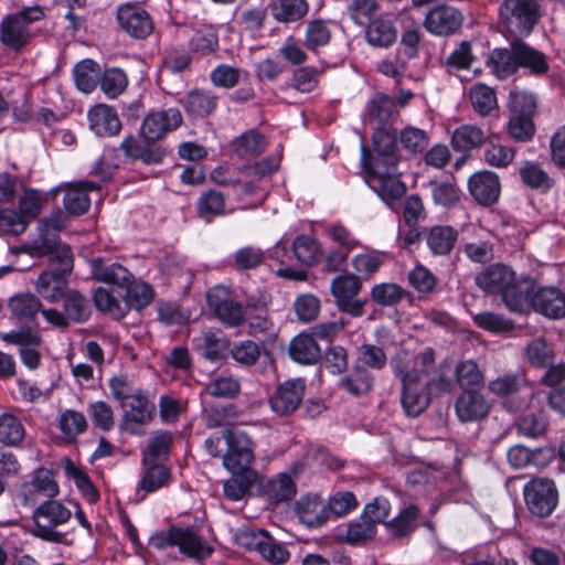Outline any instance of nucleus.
Wrapping results in <instances>:
<instances>
[{"mask_svg":"<svg viewBox=\"0 0 565 565\" xmlns=\"http://www.w3.org/2000/svg\"><path fill=\"white\" fill-rule=\"evenodd\" d=\"M308 12L306 0H278L271 9L273 17L279 22H294Z\"/></svg>","mask_w":565,"mask_h":565,"instance_id":"obj_48","label":"nucleus"},{"mask_svg":"<svg viewBox=\"0 0 565 565\" xmlns=\"http://www.w3.org/2000/svg\"><path fill=\"white\" fill-rule=\"evenodd\" d=\"M62 299L63 309L70 323H84L90 318V299L78 290H68Z\"/></svg>","mask_w":565,"mask_h":565,"instance_id":"obj_38","label":"nucleus"},{"mask_svg":"<svg viewBox=\"0 0 565 565\" xmlns=\"http://www.w3.org/2000/svg\"><path fill=\"white\" fill-rule=\"evenodd\" d=\"M391 367L401 381L433 385L436 375L435 351L431 348H425L414 354L402 350L392 358Z\"/></svg>","mask_w":565,"mask_h":565,"instance_id":"obj_5","label":"nucleus"},{"mask_svg":"<svg viewBox=\"0 0 565 565\" xmlns=\"http://www.w3.org/2000/svg\"><path fill=\"white\" fill-rule=\"evenodd\" d=\"M529 306L546 317L558 319L565 316V295L556 287L534 289V282L531 280Z\"/></svg>","mask_w":565,"mask_h":565,"instance_id":"obj_15","label":"nucleus"},{"mask_svg":"<svg viewBox=\"0 0 565 565\" xmlns=\"http://www.w3.org/2000/svg\"><path fill=\"white\" fill-rule=\"evenodd\" d=\"M232 478L226 480L223 484L224 495L232 501L242 500L250 486L253 484L256 472L255 471H243L232 473Z\"/></svg>","mask_w":565,"mask_h":565,"instance_id":"obj_49","label":"nucleus"},{"mask_svg":"<svg viewBox=\"0 0 565 565\" xmlns=\"http://www.w3.org/2000/svg\"><path fill=\"white\" fill-rule=\"evenodd\" d=\"M291 359L301 364H315L321 358V349L312 334L300 333L289 345Z\"/></svg>","mask_w":565,"mask_h":565,"instance_id":"obj_35","label":"nucleus"},{"mask_svg":"<svg viewBox=\"0 0 565 565\" xmlns=\"http://www.w3.org/2000/svg\"><path fill=\"white\" fill-rule=\"evenodd\" d=\"M174 532L175 546L188 557L204 559L213 553V548L194 529L177 526Z\"/></svg>","mask_w":565,"mask_h":565,"instance_id":"obj_26","label":"nucleus"},{"mask_svg":"<svg viewBox=\"0 0 565 565\" xmlns=\"http://www.w3.org/2000/svg\"><path fill=\"white\" fill-rule=\"evenodd\" d=\"M209 307L216 317L231 327H237L244 321V309L241 303L228 297L222 288H215L207 292Z\"/></svg>","mask_w":565,"mask_h":565,"instance_id":"obj_20","label":"nucleus"},{"mask_svg":"<svg viewBox=\"0 0 565 565\" xmlns=\"http://www.w3.org/2000/svg\"><path fill=\"white\" fill-rule=\"evenodd\" d=\"M365 182L387 204L401 199L406 192V185L396 175V168L369 164L364 161Z\"/></svg>","mask_w":565,"mask_h":565,"instance_id":"obj_9","label":"nucleus"},{"mask_svg":"<svg viewBox=\"0 0 565 565\" xmlns=\"http://www.w3.org/2000/svg\"><path fill=\"white\" fill-rule=\"evenodd\" d=\"M379 9L375 0H352L348 6V13L355 24L366 26L376 19Z\"/></svg>","mask_w":565,"mask_h":565,"instance_id":"obj_57","label":"nucleus"},{"mask_svg":"<svg viewBox=\"0 0 565 565\" xmlns=\"http://www.w3.org/2000/svg\"><path fill=\"white\" fill-rule=\"evenodd\" d=\"M362 287L361 279L353 274L339 275L332 279L331 291L338 308L352 317H361L365 301L356 298Z\"/></svg>","mask_w":565,"mask_h":565,"instance_id":"obj_12","label":"nucleus"},{"mask_svg":"<svg viewBox=\"0 0 565 565\" xmlns=\"http://www.w3.org/2000/svg\"><path fill=\"white\" fill-rule=\"evenodd\" d=\"M489 391L500 398H504L503 406L509 412H518L532 396L525 375L521 372L508 373L492 380L488 384Z\"/></svg>","mask_w":565,"mask_h":565,"instance_id":"obj_8","label":"nucleus"},{"mask_svg":"<svg viewBox=\"0 0 565 565\" xmlns=\"http://www.w3.org/2000/svg\"><path fill=\"white\" fill-rule=\"evenodd\" d=\"M459 233L450 225L424 227V239L434 256H448L458 242Z\"/></svg>","mask_w":565,"mask_h":565,"instance_id":"obj_23","label":"nucleus"},{"mask_svg":"<svg viewBox=\"0 0 565 565\" xmlns=\"http://www.w3.org/2000/svg\"><path fill=\"white\" fill-rule=\"evenodd\" d=\"M396 103L394 98L377 94L367 104L369 116L382 124H386L395 111Z\"/></svg>","mask_w":565,"mask_h":565,"instance_id":"obj_64","label":"nucleus"},{"mask_svg":"<svg viewBox=\"0 0 565 565\" xmlns=\"http://www.w3.org/2000/svg\"><path fill=\"white\" fill-rule=\"evenodd\" d=\"M92 273L96 280L124 288L132 282L134 275L122 265L113 263L104 265L100 257L93 259Z\"/></svg>","mask_w":565,"mask_h":565,"instance_id":"obj_31","label":"nucleus"},{"mask_svg":"<svg viewBox=\"0 0 565 565\" xmlns=\"http://www.w3.org/2000/svg\"><path fill=\"white\" fill-rule=\"evenodd\" d=\"M226 452L223 455V466L232 473L253 471V441L239 429H225Z\"/></svg>","mask_w":565,"mask_h":565,"instance_id":"obj_10","label":"nucleus"},{"mask_svg":"<svg viewBox=\"0 0 565 565\" xmlns=\"http://www.w3.org/2000/svg\"><path fill=\"white\" fill-rule=\"evenodd\" d=\"M457 381L463 391L478 390L483 384V374L476 362L468 360L458 364L456 369Z\"/></svg>","mask_w":565,"mask_h":565,"instance_id":"obj_59","label":"nucleus"},{"mask_svg":"<svg viewBox=\"0 0 565 565\" xmlns=\"http://www.w3.org/2000/svg\"><path fill=\"white\" fill-rule=\"evenodd\" d=\"M476 284L487 294L501 295L511 311L522 312L527 308L531 280L518 281L514 271L507 265L489 266L476 277Z\"/></svg>","mask_w":565,"mask_h":565,"instance_id":"obj_1","label":"nucleus"},{"mask_svg":"<svg viewBox=\"0 0 565 565\" xmlns=\"http://www.w3.org/2000/svg\"><path fill=\"white\" fill-rule=\"evenodd\" d=\"M96 308L116 319H121L128 313V306L117 300L113 294L105 288H97L93 296Z\"/></svg>","mask_w":565,"mask_h":565,"instance_id":"obj_56","label":"nucleus"},{"mask_svg":"<svg viewBox=\"0 0 565 565\" xmlns=\"http://www.w3.org/2000/svg\"><path fill=\"white\" fill-rule=\"evenodd\" d=\"M146 470L138 484V490L146 492H154L168 484L170 471L167 467L145 459Z\"/></svg>","mask_w":565,"mask_h":565,"instance_id":"obj_42","label":"nucleus"},{"mask_svg":"<svg viewBox=\"0 0 565 565\" xmlns=\"http://www.w3.org/2000/svg\"><path fill=\"white\" fill-rule=\"evenodd\" d=\"M375 534L376 527L361 514L348 524L343 539L350 544H359L373 539Z\"/></svg>","mask_w":565,"mask_h":565,"instance_id":"obj_60","label":"nucleus"},{"mask_svg":"<svg viewBox=\"0 0 565 565\" xmlns=\"http://www.w3.org/2000/svg\"><path fill=\"white\" fill-rule=\"evenodd\" d=\"M128 83L126 72L119 67L106 68L99 78L100 89L108 98L120 96L127 89Z\"/></svg>","mask_w":565,"mask_h":565,"instance_id":"obj_43","label":"nucleus"},{"mask_svg":"<svg viewBox=\"0 0 565 565\" xmlns=\"http://www.w3.org/2000/svg\"><path fill=\"white\" fill-rule=\"evenodd\" d=\"M42 303L33 294H18L10 298L9 309L18 319L32 320L41 310Z\"/></svg>","mask_w":565,"mask_h":565,"instance_id":"obj_46","label":"nucleus"},{"mask_svg":"<svg viewBox=\"0 0 565 565\" xmlns=\"http://www.w3.org/2000/svg\"><path fill=\"white\" fill-rule=\"evenodd\" d=\"M407 295L401 286L392 282L375 285L371 290L372 300L382 307H394Z\"/></svg>","mask_w":565,"mask_h":565,"instance_id":"obj_51","label":"nucleus"},{"mask_svg":"<svg viewBox=\"0 0 565 565\" xmlns=\"http://www.w3.org/2000/svg\"><path fill=\"white\" fill-rule=\"evenodd\" d=\"M522 182L531 189L542 192L548 191L553 185V179L537 163L526 161L520 169Z\"/></svg>","mask_w":565,"mask_h":565,"instance_id":"obj_45","label":"nucleus"},{"mask_svg":"<svg viewBox=\"0 0 565 565\" xmlns=\"http://www.w3.org/2000/svg\"><path fill=\"white\" fill-rule=\"evenodd\" d=\"M514 46V55L516 57L519 68H526L531 74L536 76H542L548 72L550 66L544 53L521 40H515Z\"/></svg>","mask_w":565,"mask_h":565,"instance_id":"obj_28","label":"nucleus"},{"mask_svg":"<svg viewBox=\"0 0 565 565\" xmlns=\"http://www.w3.org/2000/svg\"><path fill=\"white\" fill-rule=\"evenodd\" d=\"M548 422L541 413H527L516 422L518 434L527 438H539L547 430Z\"/></svg>","mask_w":565,"mask_h":565,"instance_id":"obj_55","label":"nucleus"},{"mask_svg":"<svg viewBox=\"0 0 565 565\" xmlns=\"http://www.w3.org/2000/svg\"><path fill=\"white\" fill-rule=\"evenodd\" d=\"M292 250L297 260L307 266L313 265L320 253L318 243L307 235L296 237L292 243Z\"/></svg>","mask_w":565,"mask_h":565,"instance_id":"obj_63","label":"nucleus"},{"mask_svg":"<svg viewBox=\"0 0 565 565\" xmlns=\"http://www.w3.org/2000/svg\"><path fill=\"white\" fill-rule=\"evenodd\" d=\"M469 94L475 110L481 116L489 115L498 105L494 90L484 84H475Z\"/></svg>","mask_w":565,"mask_h":565,"instance_id":"obj_53","label":"nucleus"},{"mask_svg":"<svg viewBox=\"0 0 565 565\" xmlns=\"http://www.w3.org/2000/svg\"><path fill=\"white\" fill-rule=\"evenodd\" d=\"M74 256L70 247H62L50 257V268L42 271L35 290L44 300L55 303L68 291V276L73 270Z\"/></svg>","mask_w":565,"mask_h":565,"instance_id":"obj_3","label":"nucleus"},{"mask_svg":"<svg viewBox=\"0 0 565 565\" xmlns=\"http://www.w3.org/2000/svg\"><path fill=\"white\" fill-rule=\"evenodd\" d=\"M373 150L375 156H369L365 147L362 148V166L364 161L369 164H376L379 161L382 166L396 168L398 163L397 150V135L384 126L376 129L372 137Z\"/></svg>","mask_w":565,"mask_h":565,"instance_id":"obj_14","label":"nucleus"},{"mask_svg":"<svg viewBox=\"0 0 565 565\" xmlns=\"http://www.w3.org/2000/svg\"><path fill=\"white\" fill-rule=\"evenodd\" d=\"M58 493V486L54 480L53 472L45 468L35 470L32 479L24 482L18 497L23 505L34 504L40 498H53Z\"/></svg>","mask_w":565,"mask_h":565,"instance_id":"obj_19","label":"nucleus"},{"mask_svg":"<svg viewBox=\"0 0 565 565\" xmlns=\"http://www.w3.org/2000/svg\"><path fill=\"white\" fill-rule=\"evenodd\" d=\"M72 516V512L56 500H46L33 512L35 536L53 543H63L65 533L58 527L65 524Z\"/></svg>","mask_w":565,"mask_h":565,"instance_id":"obj_6","label":"nucleus"},{"mask_svg":"<svg viewBox=\"0 0 565 565\" xmlns=\"http://www.w3.org/2000/svg\"><path fill=\"white\" fill-rule=\"evenodd\" d=\"M73 76L76 87L88 94L95 89L100 78V67L97 62L85 58L74 66Z\"/></svg>","mask_w":565,"mask_h":565,"instance_id":"obj_41","label":"nucleus"},{"mask_svg":"<svg viewBox=\"0 0 565 565\" xmlns=\"http://www.w3.org/2000/svg\"><path fill=\"white\" fill-rule=\"evenodd\" d=\"M295 512L307 527H320L329 520L326 503L318 494L301 497L296 502Z\"/></svg>","mask_w":565,"mask_h":565,"instance_id":"obj_25","label":"nucleus"},{"mask_svg":"<svg viewBox=\"0 0 565 565\" xmlns=\"http://www.w3.org/2000/svg\"><path fill=\"white\" fill-rule=\"evenodd\" d=\"M44 17L40 6L25 7L4 15L0 21V42L11 51H22L38 35L34 23Z\"/></svg>","mask_w":565,"mask_h":565,"instance_id":"obj_2","label":"nucleus"},{"mask_svg":"<svg viewBox=\"0 0 565 565\" xmlns=\"http://www.w3.org/2000/svg\"><path fill=\"white\" fill-rule=\"evenodd\" d=\"M541 17L539 0H503L499 6L500 24L518 38L530 35Z\"/></svg>","mask_w":565,"mask_h":565,"instance_id":"obj_4","label":"nucleus"},{"mask_svg":"<svg viewBox=\"0 0 565 565\" xmlns=\"http://www.w3.org/2000/svg\"><path fill=\"white\" fill-rule=\"evenodd\" d=\"M25 437V429L21 420L13 414L0 415V443L6 446H19Z\"/></svg>","mask_w":565,"mask_h":565,"instance_id":"obj_44","label":"nucleus"},{"mask_svg":"<svg viewBox=\"0 0 565 565\" xmlns=\"http://www.w3.org/2000/svg\"><path fill=\"white\" fill-rule=\"evenodd\" d=\"M117 21L120 28L135 39H146L153 31L150 14L137 4H121L117 10Z\"/></svg>","mask_w":565,"mask_h":565,"instance_id":"obj_16","label":"nucleus"},{"mask_svg":"<svg viewBox=\"0 0 565 565\" xmlns=\"http://www.w3.org/2000/svg\"><path fill=\"white\" fill-rule=\"evenodd\" d=\"M205 392L216 398H235L241 392V383L232 375H218L206 384Z\"/></svg>","mask_w":565,"mask_h":565,"instance_id":"obj_54","label":"nucleus"},{"mask_svg":"<svg viewBox=\"0 0 565 565\" xmlns=\"http://www.w3.org/2000/svg\"><path fill=\"white\" fill-rule=\"evenodd\" d=\"M509 136L518 142H527L532 140L535 134V126L531 116L511 115L508 122Z\"/></svg>","mask_w":565,"mask_h":565,"instance_id":"obj_61","label":"nucleus"},{"mask_svg":"<svg viewBox=\"0 0 565 565\" xmlns=\"http://www.w3.org/2000/svg\"><path fill=\"white\" fill-rule=\"evenodd\" d=\"M196 210L200 216H218L225 212V198L217 190L203 192L196 203Z\"/></svg>","mask_w":565,"mask_h":565,"instance_id":"obj_58","label":"nucleus"},{"mask_svg":"<svg viewBox=\"0 0 565 565\" xmlns=\"http://www.w3.org/2000/svg\"><path fill=\"white\" fill-rule=\"evenodd\" d=\"M89 129L98 137H114L121 130V121L116 109L98 104L88 110Z\"/></svg>","mask_w":565,"mask_h":565,"instance_id":"obj_22","label":"nucleus"},{"mask_svg":"<svg viewBox=\"0 0 565 565\" xmlns=\"http://www.w3.org/2000/svg\"><path fill=\"white\" fill-rule=\"evenodd\" d=\"M402 382V406L407 416L417 417L430 403L431 384H419L414 381Z\"/></svg>","mask_w":565,"mask_h":565,"instance_id":"obj_24","label":"nucleus"},{"mask_svg":"<svg viewBox=\"0 0 565 565\" xmlns=\"http://www.w3.org/2000/svg\"><path fill=\"white\" fill-rule=\"evenodd\" d=\"M126 290L124 305L128 306V310L130 308L140 310L148 306L153 298V290L150 285L145 282H137L135 278L132 282L125 286Z\"/></svg>","mask_w":565,"mask_h":565,"instance_id":"obj_52","label":"nucleus"},{"mask_svg":"<svg viewBox=\"0 0 565 565\" xmlns=\"http://www.w3.org/2000/svg\"><path fill=\"white\" fill-rule=\"evenodd\" d=\"M100 186L94 182H83L67 186L63 198V205L65 210L71 215L75 216L85 214L90 206L88 191L98 190Z\"/></svg>","mask_w":565,"mask_h":565,"instance_id":"obj_32","label":"nucleus"},{"mask_svg":"<svg viewBox=\"0 0 565 565\" xmlns=\"http://www.w3.org/2000/svg\"><path fill=\"white\" fill-rule=\"evenodd\" d=\"M456 413L461 422H475L486 417L489 405L478 390H467L456 401Z\"/></svg>","mask_w":565,"mask_h":565,"instance_id":"obj_27","label":"nucleus"},{"mask_svg":"<svg viewBox=\"0 0 565 565\" xmlns=\"http://www.w3.org/2000/svg\"><path fill=\"white\" fill-rule=\"evenodd\" d=\"M514 53V41L510 44V47L494 49L491 52L488 66L497 78L505 79L518 72L519 66Z\"/></svg>","mask_w":565,"mask_h":565,"instance_id":"obj_34","label":"nucleus"},{"mask_svg":"<svg viewBox=\"0 0 565 565\" xmlns=\"http://www.w3.org/2000/svg\"><path fill=\"white\" fill-rule=\"evenodd\" d=\"M183 105L189 116L204 118L215 110L217 97L211 90L195 89L188 93Z\"/></svg>","mask_w":565,"mask_h":565,"instance_id":"obj_37","label":"nucleus"},{"mask_svg":"<svg viewBox=\"0 0 565 565\" xmlns=\"http://www.w3.org/2000/svg\"><path fill=\"white\" fill-rule=\"evenodd\" d=\"M306 393L302 379H290L280 383L268 398L273 413L279 417L292 415L301 405Z\"/></svg>","mask_w":565,"mask_h":565,"instance_id":"obj_11","label":"nucleus"},{"mask_svg":"<svg viewBox=\"0 0 565 565\" xmlns=\"http://www.w3.org/2000/svg\"><path fill=\"white\" fill-rule=\"evenodd\" d=\"M192 52L206 55L218 47V36L214 26L204 25L194 31L189 42Z\"/></svg>","mask_w":565,"mask_h":565,"instance_id":"obj_50","label":"nucleus"},{"mask_svg":"<svg viewBox=\"0 0 565 565\" xmlns=\"http://www.w3.org/2000/svg\"><path fill=\"white\" fill-rule=\"evenodd\" d=\"M365 36L372 46L390 47L397 39V30L391 19L377 17L366 25Z\"/></svg>","mask_w":565,"mask_h":565,"instance_id":"obj_36","label":"nucleus"},{"mask_svg":"<svg viewBox=\"0 0 565 565\" xmlns=\"http://www.w3.org/2000/svg\"><path fill=\"white\" fill-rule=\"evenodd\" d=\"M60 234L50 230L47 225L39 223L38 235L30 243L24 245V250L33 257L53 256L63 246H60Z\"/></svg>","mask_w":565,"mask_h":565,"instance_id":"obj_33","label":"nucleus"},{"mask_svg":"<svg viewBox=\"0 0 565 565\" xmlns=\"http://www.w3.org/2000/svg\"><path fill=\"white\" fill-rule=\"evenodd\" d=\"M121 427L129 434H137V426L150 423L156 415V404L148 392L137 388L135 396L122 406Z\"/></svg>","mask_w":565,"mask_h":565,"instance_id":"obj_13","label":"nucleus"},{"mask_svg":"<svg viewBox=\"0 0 565 565\" xmlns=\"http://www.w3.org/2000/svg\"><path fill=\"white\" fill-rule=\"evenodd\" d=\"M462 13L447 4L430 9L424 20L425 29L435 35L447 36L456 33L462 25Z\"/></svg>","mask_w":565,"mask_h":565,"instance_id":"obj_18","label":"nucleus"},{"mask_svg":"<svg viewBox=\"0 0 565 565\" xmlns=\"http://www.w3.org/2000/svg\"><path fill=\"white\" fill-rule=\"evenodd\" d=\"M419 518L420 509L415 504H408L401 509L396 516L385 522V529L392 537H406L417 529Z\"/></svg>","mask_w":565,"mask_h":565,"instance_id":"obj_30","label":"nucleus"},{"mask_svg":"<svg viewBox=\"0 0 565 565\" xmlns=\"http://www.w3.org/2000/svg\"><path fill=\"white\" fill-rule=\"evenodd\" d=\"M374 376L363 366L355 365L352 372L342 377L339 386L353 396L366 395L372 391Z\"/></svg>","mask_w":565,"mask_h":565,"instance_id":"obj_40","label":"nucleus"},{"mask_svg":"<svg viewBox=\"0 0 565 565\" xmlns=\"http://www.w3.org/2000/svg\"><path fill=\"white\" fill-rule=\"evenodd\" d=\"M523 498L527 511L536 518L550 516L558 504V491L553 480L534 478L523 488Z\"/></svg>","mask_w":565,"mask_h":565,"instance_id":"obj_7","label":"nucleus"},{"mask_svg":"<svg viewBox=\"0 0 565 565\" xmlns=\"http://www.w3.org/2000/svg\"><path fill=\"white\" fill-rule=\"evenodd\" d=\"M193 345L204 359L211 362L226 358L230 350V344L225 337L213 331H206L195 337Z\"/></svg>","mask_w":565,"mask_h":565,"instance_id":"obj_29","label":"nucleus"},{"mask_svg":"<svg viewBox=\"0 0 565 565\" xmlns=\"http://www.w3.org/2000/svg\"><path fill=\"white\" fill-rule=\"evenodd\" d=\"M468 186L471 196L481 205L490 206L499 200L501 185L494 172H476L470 177Z\"/></svg>","mask_w":565,"mask_h":565,"instance_id":"obj_21","label":"nucleus"},{"mask_svg":"<svg viewBox=\"0 0 565 565\" xmlns=\"http://www.w3.org/2000/svg\"><path fill=\"white\" fill-rule=\"evenodd\" d=\"M358 507V500L351 491H338L326 503L328 519L330 515L345 516Z\"/></svg>","mask_w":565,"mask_h":565,"instance_id":"obj_62","label":"nucleus"},{"mask_svg":"<svg viewBox=\"0 0 565 565\" xmlns=\"http://www.w3.org/2000/svg\"><path fill=\"white\" fill-rule=\"evenodd\" d=\"M263 492L269 502L277 504L296 495V483L288 473H279L263 484Z\"/></svg>","mask_w":565,"mask_h":565,"instance_id":"obj_39","label":"nucleus"},{"mask_svg":"<svg viewBox=\"0 0 565 565\" xmlns=\"http://www.w3.org/2000/svg\"><path fill=\"white\" fill-rule=\"evenodd\" d=\"M182 124L181 111L177 108H169L150 113L141 125V135L148 142H156L168 132L175 130Z\"/></svg>","mask_w":565,"mask_h":565,"instance_id":"obj_17","label":"nucleus"},{"mask_svg":"<svg viewBox=\"0 0 565 565\" xmlns=\"http://www.w3.org/2000/svg\"><path fill=\"white\" fill-rule=\"evenodd\" d=\"M484 140V132L477 126L463 125L451 137L452 147L459 151H469L479 147Z\"/></svg>","mask_w":565,"mask_h":565,"instance_id":"obj_47","label":"nucleus"}]
</instances>
